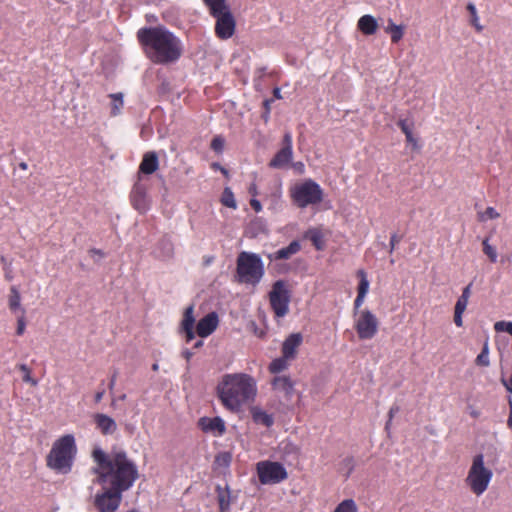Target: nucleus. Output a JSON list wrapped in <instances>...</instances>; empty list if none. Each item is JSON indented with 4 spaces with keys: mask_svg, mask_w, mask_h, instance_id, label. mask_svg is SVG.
<instances>
[{
    "mask_svg": "<svg viewBox=\"0 0 512 512\" xmlns=\"http://www.w3.org/2000/svg\"><path fill=\"white\" fill-rule=\"evenodd\" d=\"M218 395L223 405L232 413L240 412L254 401L255 380L244 373L227 374L218 385Z\"/></svg>",
    "mask_w": 512,
    "mask_h": 512,
    "instance_id": "7ed1b4c3",
    "label": "nucleus"
},
{
    "mask_svg": "<svg viewBox=\"0 0 512 512\" xmlns=\"http://www.w3.org/2000/svg\"><path fill=\"white\" fill-rule=\"evenodd\" d=\"M354 328L360 340H369L377 334L379 321L370 310L363 309L357 314Z\"/></svg>",
    "mask_w": 512,
    "mask_h": 512,
    "instance_id": "1a4fd4ad",
    "label": "nucleus"
},
{
    "mask_svg": "<svg viewBox=\"0 0 512 512\" xmlns=\"http://www.w3.org/2000/svg\"><path fill=\"white\" fill-rule=\"evenodd\" d=\"M273 96L275 99H282L281 90L279 87L273 89Z\"/></svg>",
    "mask_w": 512,
    "mask_h": 512,
    "instance_id": "13d9d810",
    "label": "nucleus"
},
{
    "mask_svg": "<svg viewBox=\"0 0 512 512\" xmlns=\"http://www.w3.org/2000/svg\"><path fill=\"white\" fill-rule=\"evenodd\" d=\"M132 206L140 213H145L149 208V201L143 186L136 184L130 194Z\"/></svg>",
    "mask_w": 512,
    "mask_h": 512,
    "instance_id": "4468645a",
    "label": "nucleus"
},
{
    "mask_svg": "<svg viewBox=\"0 0 512 512\" xmlns=\"http://www.w3.org/2000/svg\"><path fill=\"white\" fill-rule=\"evenodd\" d=\"M290 196L299 208L319 204L323 200V190L318 183L308 179L290 189Z\"/></svg>",
    "mask_w": 512,
    "mask_h": 512,
    "instance_id": "0eeeda50",
    "label": "nucleus"
},
{
    "mask_svg": "<svg viewBox=\"0 0 512 512\" xmlns=\"http://www.w3.org/2000/svg\"><path fill=\"white\" fill-rule=\"evenodd\" d=\"M333 512H358V506L353 499H344L335 507Z\"/></svg>",
    "mask_w": 512,
    "mask_h": 512,
    "instance_id": "7c9ffc66",
    "label": "nucleus"
},
{
    "mask_svg": "<svg viewBox=\"0 0 512 512\" xmlns=\"http://www.w3.org/2000/svg\"><path fill=\"white\" fill-rule=\"evenodd\" d=\"M257 472L262 484L279 483L287 478L285 468L277 462H259L257 464Z\"/></svg>",
    "mask_w": 512,
    "mask_h": 512,
    "instance_id": "9d476101",
    "label": "nucleus"
},
{
    "mask_svg": "<svg viewBox=\"0 0 512 512\" xmlns=\"http://www.w3.org/2000/svg\"><path fill=\"white\" fill-rule=\"evenodd\" d=\"M76 445L73 435L67 434L56 440L47 456V465L58 473L66 474L71 470Z\"/></svg>",
    "mask_w": 512,
    "mask_h": 512,
    "instance_id": "20e7f679",
    "label": "nucleus"
},
{
    "mask_svg": "<svg viewBox=\"0 0 512 512\" xmlns=\"http://www.w3.org/2000/svg\"><path fill=\"white\" fill-rule=\"evenodd\" d=\"M400 239L398 238V236L396 234H393L390 238V252H392L396 245L399 243Z\"/></svg>",
    "mask_w": 512,
    "mask_h": 512,
    "instance_id": "864d4df0",
    "label": "nucleus"
},
{
    "mask_svg": "<svg viewBox=\"0 0 512 512\" xmlns=\"http://www.w3.org/2000/svg\"><path fill=\"white\" fill-rule=\"evenodd\" d=\"M26 328V321H25V310L21 309V314L17 318V328H16V334L18 336H21L24 334Z\"/></svg>",
    "mask_w": 512,
    "mask_h": 512,
    "instance_id": "79ce46f5",
    "label": "nucleus"
},
{
    "mask_svg": "<svg viewBox=\"0 0 512 512\" xmlns=\"http://www.w3.org/2000/svg\"><path fill=\"white\" fill-rule=\"evenodd\" d=\"M493 478V471L485 465L482 454L475 455L469 466L465 484L469 490L476 496H481L489 488Z\"/></svg>",
    "mask_w": 512,
    "mask_h": 512,
    "instance_id": "423d86ee",
    "label": "nucleus"
},
{
    "mask_svg": "<svg viewBox=\"0 0 512 512\" xmlns=\"http://www.w3.org/2000/svg\"><path fill=\"white\" fill-rule=\"evenodd\" d=\"M104 395V389H102L101 391H98L96 394H95V401L96 402H100L102 397Z\"/></svg>",
    "mask_w": 512,
    "mask_h": 512,
    "instance_id": "052dcab7",
    "label": "nucleus"
},
{
    "mask_svg": "<svg viewBox=\"0 0 512 512\" xmlns=\"http://www.w3.org/2000/svg\"><path fill=\"white\" fill-rule=\"evenodd\" d=\"M185 334V341L186 343L191 342L195 338V333L193 328H190L188 330H181Z\"/></svg>",
    "mask_w": 512,
    "mask_h": 512,
    "instance_id": "de8ad7c7",
    "label": "nucleus"
},
{
    "mask_svg": "<svg viewBox=\"0 0 512 512\" xmlns=\"http://www.w3.org/2000/svg\"><path fill=\"white\" fill-rule=\"evenodd\" d=\"M250 206L252 207V209L256 212V213H259L261 210H262V205L260 203L259 200H257L256 198H252L250 200Z\"/></svg>",
    "mask_w": 512,
    "mask_h": 512,
    "instance_id": "49530a36",
    "label": "nucleus"
},
{
    "mask_svg": "<svg viewBox=\"0 0 512 512\" xmlns=\"http://www.w3.org/2000/svg\"><path fill=\"white\" fill-rule=\"evenodd\" d=\"M269 117L270 115H267V110H264L262 114V118L264 119V121L267 122L269 120Z\"/></svg>",
    "mask_w": 512,
    "mask_h": 512,
    "instance_id": "338daca9",
    "label": "nucleus"
},
{
    "mask_svg": "<svg viewBox=\"0 0 512 512\" xmlns=\"http://www.w3.org/2000/svg\"><path fill=\"white\" fill-rule=\"evenodd\" d=\"M115 382H116V373L113 374L111 380H110V383H109V388L112 389L115 385Z\"/></svg>",
    "mask_w": 512,
    "mask_h": 512,
    "instance_id": "0e129e2a",
    "label": "nucleus"
},
{
    "mask_svg": "<svg viewBox=\"0 0 512 512\" xmlns=\"http://www.w3.org/2000/svg\"><path fill=\"white\" fill-rule=\"evenodd\" d=\"M475 363H476L477 366H481V367H488L490 365L489 345H488V341L487 340L483 344L482 351L476 357Z\"/></svg>",
    "mask_w": 512,
    "mask_h": 512,
    "instance_id": "473e14b6",
    "label": "nucleus"
},
{
    "mask_svg": "<svg viewBox=\"0 0 512 512\" xmlns=\"http://www.w3.org/2000/svg\"><path fill=\"white\" fill-rule=\"evenodd\" d=\"M265 274L261 257L256 253L242 251L236 260V278L239 283L256 286Z\"/></svg>",
    "mask_w": 512,
    "mask_h": 512,
    "instance_id": "39448f33",
    "label": "nucleus"
},
{
    "mask_svg": "<svg viewBox=\"0 0 512 512\" xmlns=\"http://www.w3.org/2000/svg\"><path fill=\"white\" fill-rule=\"evenodd\" d=\"M385 32L390 34L392 43L396 44L403 38L404 27L396 25L392 20H389Z\"/></svg>",
    "mask_w": 512,
    "mask_h": 512,
    "instance_id": "b1692460",
    "label": "nucleus"
},
{
    "mask_svg": "<svg viewBox=\"0 0 512 512\" xmlns=\"http://www.w3.org/2000/svg\"><path fill=\"white\" fill-rule=\"evenodd\" d=\"M366 295H361L359 293H357V296L354 300V309H355V315L358 314V310L359 308L362 306V304L364 303V299H365Z\"/></svg>",
    "mask_w": 512,
    "mask_h": 512,
    "instance_id": "c03bdc74",
    "label": "nucleus"
},
{
    "mask_svg": "<svg viewBox=\"0 0 512 512\" xmlns=\"http://www.w3.org/2000/svg\"><path fill=\"white\" fill-rule=\"evenodd\" d=\"M272 387L277 393H282L286 397L294 392V382L286 375L274 377Z\"/></svg>",
    "mask_w": 512,
    "mask_h": 512,
    "instance_id": "a211bd4d",
    "label": "nucleus"
},
{
    "mask_svg": "<svg viewBox=\"0 0 512 512\" xmlns=\"http://www.w3.org/2000/svg\"><path fill=\"white\" fill-rule=\"evenodd\" d=\"M357 278L359 279V284L357 288V293L366 295L369 290V281L367 279V274L364 270L360 269L357 271Z\"/></svg>",
    "mask_w": 512,
    "mask_h": 512,
    "instance_id": "72a5a7b5",
    "label": "nucleus"
},
{
    "mask_svg": "<svg viewBox=\"0 0 512 512\" xmlns=\"http://www.w3.org/2000/svg\"><path fill=\"white\" fill-rule=\"evenodd\" d=\"M482 244H483V252L489 257L491 262H496V260H497V252L489 244L488 239H485Z\"/></svg>",
    "mask_w": 512,
    "mask_h": 512,
    "instance_id": "a19ab883",
    "label": "nucleus"
},
{
    "mask_svg": "<svg viewBox=\"0 0 512 512\" xmlns=\"http://www.w3.org/2000/svg\"><path fill=\"white\" fill-rule=\"evenodd\" d=\"M182 355H183V357H184L187 361H189V360L191 359V357L193 356V353H192L191 351H189V350H184V351L182 352Z\"/></svg>",
    "mask_w": 512,
    "mask_h": 512,
    "instance_id": "bf43d9fd",
    "label": "nucleus"
},
{
    "mask_svg": "<svg viewBox=\"0 0 512 512\" xmlns=\"http://www.w3.org/2000/svg\"><path fill=\"white\" fill-rule=\"evenodd\" d=\"M93 457L97 463L93 480L101 486L102 491L94 498V505L99 512H116L122 492L129 489L136 480V466L122 452L107 456L102 450L95 449Z\"/></svg>",
    "mask_w": 512,
    "mask_h": 512,
    "instance_id": "f257e3e1",
    "label": "nucleus"
},
{
    "mask_svg": "<svg viewBox=\"0 0 512 512\" xmlns=\"http://www.w3.org/2000/svg\"><path fill=\"white\" fill-rule=\"evenodd\" d=\"M8 304H9V308L11 311H16L18 309H20V310L22 309L21 308V296L15 286H12L10 288Z\"/></svg>",
    "mask_w": 512,
    "mask_h": 512,
    "instance_id": "c756f323",
    "label": "nucleus"
},
{
    "mask_svg": "<svg viewBox=\"0 0 512 512\" xmlns=\"http://www.w3.org/2000/svg\"><path fill=\"white\" fill-rule=\"evenodd\" d=\"M19 369L25 374L26 372L30 371L28 366L26 364L19 365Z\"/></svg>",
    "mask_w": 512,
    "mask_h": 512,
    "instance_id": "69168bd1",
    "label": "nucleus"
},
{
    "mask_svg": "<svg viewBox=\"0 0 512 512\" xmlns=\"http://www.w3.org/2000/svg\"><path fill=\"white\" fill-rule=\"evenodd\" d=\"M215 23V35L221 40H227L231 38L235 33L236 21L231 11L214 17Z\"/></svg>",
    "mask_w": 512,
    "mask_h": 512,
    "instance_id": "9b49d317",
    "label": "nucleus"
},
{
    "mask_svg": "<svg viewBox=\"0 0 512 512\" xmlns=\"http://www.w3.org/2000/svg\"><path fill=\"white\" fill-rule=\"evenodd\" d=\"M232 455L229 452H220L216 455L214 465L217 470H225L229 467Z\"/></svg>",
    "mask_w": 512,
    "mask_h": 512,
    "instance_id": "cd10ccee",
    "label": "nucleus"
},
{
    "mask_svg": "<svg viewBox=\"0 0 512 512\" xmlns=\"http://www.w3.org/2000/svg\"><path fill=\"white\" fill-rule=\"evenodd\" d=\"M405 136H406L407 142H410V143H414L415 142V139L413 137L412 131H410L409 133L405 134Z\"/></svg>",
    "mask_w": 512,
    "mask_h": 512,
    "instance_id": "e2e57ef3",
    "label": "nucleus"
},
{
    "mask_svg": "<svg viewBox=\"0 0 512 512\" xmlns=\"http://www.w3.org/2000/svg\"><path fill=\"white\" fill-rule=\"evenodd\" d=\"M219 318L215 312L208 313L196 325V333L199 337L206 338L218 327Z\"/></svg>",
    "mask_w": 512,
    "mask_h": 512,
    "instance_id": "f8f14e48",
    "label": "nucleus"
},
{
    "mask_svg": "<svg viewBox=\"0 0 512 512\" xmlns=\"http://www.w3.org/2000/svg\"><path fill=\"white\" fill-rule=\"evenodd\" d=\"M97 426L103 434L109 435L115 433L117 425L113 418H97Z\"/></svg>",
    "mask_w": 512,
    "mask_h": 512,
    "instance_id": "393cba45",
    "label": "nucleus"
},
{
    "mask_svg": "<svg viewBox=\"0 0 512 512\" xmlns=\"http://www.w3.org/2000/svg\"><path fill=\"white\" fill-rule=\"evenodd\" d=\"M304 238L311 241L316 250L322 251L325 248V237L320 228H310L304 233Z\"/></svg>",
    "mask_w": 512,
    "mask_h": 512,
    "instance_id": "aec40b11",
    "label": "nucleus"
},
{
    "mask_svg": "<svg viewBox=\"0 0 512 512\" xmlns=\"http://www.w3.org/2000/svg\"><path fill=\"white\" fill-rule=\"evenodd\" d=\"M466 8H467V11L470 13V16H471V19H470L471 24L475 27V29L478 32H481L483 30V26L480 25V23H479V18H478V15H477V10H476L475 5L473 3H468Z\"/></svg>",
    "mask_w": 512,
    "mask_h": 512,
    "instance_id": "f704fd0d",
    "label": "nucleus"
},
{
    "mask_svg": "<svg viewBox=\"0 0 512 512\" xmlns=\"http://www.w3.org/2000/svg\"><path fill=\"white\" fill-rule=\"evenodd\" d=\"M195 318H194V306H188L183 314V319L181 322V330H188L190 328H194Z\"/></svg>",
    "mask_w": 512,
    "mask_h": 512,
    "instance_id": "c85d7f7f",
    "label": "nucleus"
},
{
    "mask_svg": "<svg viewBox=\"0 0 512 512\" xmlns=\"http://www.w3.org/2000/svg\"><path fill=\"white\" fill-rule=\"evenodd\" d=\"M137 40L146 57L155 64L173 63L182 55L181 40L163 26L140 28Z\"/></svg>",
    "mask_w": 512,
    "mask_h": 512,
    "instance_id": "f03ea898",
    "label": "nucleus"
},
{
    "mask_svg": "<svg viewBox=\"0 0 512 512\" xmlns=\"http://www.w3.org/2000/svg\"><path fill=\"white\" fill-rule=\"evenodd\" d=\"M204 4L208 7L211 16L216 17L230 11L226 0H203Z\"/></svg>",
    "mask_w": 512,
    "mask_h": 512,
    "instance_id": "5701e85b",
    "label": "nucleus"
},
{
    "mask_svg": "<svg viewBox=\"0 0 512 512\" xmlns=\"http://www.w3.org/2000/svg\"><path fill=\"white\" fill-rule=\"evenodd\" d=\"M290 297V291L284 280H277L273 283L269 292V302L275 317L283 318L288 314Z\"/></svg>",
    "mask_w": 512,
    "mask_h": 512,
    "instance_id": "6e6552de",
    "label": "nucleus"
},
{
    "mask_svg": "<svg viewBox=\"0 0 512 512\" xmlns=\"http://www.w3.org/2000/svg\"><path fill=\"white\" fill-rule=\"evenodd\" d=\"M159 169V158L155 151H148L143 154L142 160L138 168V179L141 174L151 175Z\"/></svg>",
    "mask_w": 512,
    "mask_h": 512,
    "instance_id": "ddd939ff",
    "label": "nucleus"
},
{
    "mask_svg": "<svg viewBox=\"0 0 512 512\" xmlns=\"http://www.w3.org/2000/svg\"><path fill=\"white\" fill-rule=\"evenodd\" d=\"M109 97L112 99L111 116H117L123 107V95L122 93H113Z\"/></svg>",
    "mask_w": 512,
    "mask_h": 512,
    "instance_id": "2f4dec72",
    "label": "nucleus"
},
{
    "mask_svg": "<svg viewBox=\"0 0 512 512\" xmlns=\"http://www.w3.org/2000/svg\"><path fill=\"white\" fill-rule=\"evenodd\" d=\"M159 246L163 249V256L168 257V258L172 257L174 248H173V243L171 242L170 239H168V238L161 239L159 242Z\"/></svg>",
    "mask_w": 512,
    "mask_h": 512,
    "instance_id": "4c0bfd02",
    "label": "nucleus"
},
{
    "mask_svg": "<svg viewBox=\"0 0 512 512\" xmlns=\"http://www.w3.org/2000/svg\"><path fill=\"white\" fill-rule=\"evenodd\" d=\"M398 127L401 129V131L404 133V134H407L411 131V129L409 128V126L407 125V122L406 120H399L398 123H397Z\"/></svg>",
    "mask_w": 512,
    "mask_h": 512,
    "instance_id": "3c124183",
    "label": "nucleus"
},
{
    "mask_svg": "<svg viewBox=\"0 0 512 512\" xmlns=\"http://www.w3.org/2000/svg\"><path fill=\"white\" fill-rule=\"evenodd\" d=\"M248 192L253 198H255L258 195L257 185L252 183L248 188Z\"/></svg>",
    "mask_w": 512,
    "mask_h": 512,
    "instance_id": "6e6d98bb",
    "label": "nucleus"
},
{
    "mask_svg": "<svg viewBox=\"0 0 512 512\" xmlns=\"http://www.w3.org/2000/svg\"><path fill=\"white\" fill-rule=\"evenodd\" d=\"M221 202L224 206L229 208H236L237 204L234 198V194L230 188H225L222 194Z\"/></svg>",
    "mask_w": 512,
    "mask_h": 512,
    "instance_id": "c9c22d12",
    "label": "nucleus"
},
{
    "mask_svg": "<svg viewBox=\"0 0 512 512\" xmlns=\"http://www.w3.org/2000/svg\"><path fill=\"white\" fill-rule=\"evenodd\" d=\"M301 250V244L299 241H292L287 247L281 248L274 253L268 254L267 257L271 261L276 260H287L293 255L297 254Z\"/></svg>",
    "mask_w": 512,
    "mask_h": 512,
    "instance_id": "f3484780",
    "label": "nucleus"
},
{
    "mask_svg": "<svg viewBox=\"0 0 512 512\" xmlns=\"http://www.w3.org/2000/svg\"><path fill=\"white\" fill-rule=\"evenodd\" d=\"M462 312L454 311V323L457 327L463 326V320H462Z\"/></svg>",
    "mask_w": 512,
    "mask_h": 512,
    "instance_id": "09e8293b",
    "label": "nucleus"
},
{
    "mask_svg": "<svg viewBox=\"0 0 512 512\" xmlns=\"http://www.w3.org/2000/svg\"><path fill=\"white\" fill-rule=\"evenodd\" d=\"M199 427L212 436H221L225 432V423L221 418H200Z\"/></svg>",
    "mask_w": 512,
    "mask_h": 512,
    "instance_id": "2eb2a0df",
    "label": "nucleus"
},
{
    "mask_svg": "<svg viewBox=\"0 0 512 512\" xmlns=\"http://www.w3.org/2000/svg\"><path fill=\"white\" fill-rule=\"evenodd\" d=\"M290 360H291L290 358H285V355L282 354L281 357L274 359L269 364L268 369L273 374L280 373L288 368V366H289L288 362Z\"/></svg>",
    "mask_w": 512,
    "mask_h": 512,
    "instance_id": "a878e982",
    "label": "nucleus"
},
{
    "mask_svg": "<svg viewBox=\"0 0 512 512\" xmlns=\"http://www.w3.org/2000/svg\"><path fill=\"white\" fill-rule=\"evenodd\" d=\"M302 341L303 337L300 333L290 334L282 344V354L285 355V358L293 360Z\"/></svg>",
    "mask_w": 512,
    "mask_h": 512,
    "instance_id": "dca6fc26",
    "label": "nucleus"
},
{
    "mask_svg": "<svg viewBox=\"0 0 512 512\" xmlns=\"http://www.w3.org/2000/svg\"><path fill=\"white\" fill-rule=\"evenodd\" d=\"M494 330L496 332H506L512 336V322L498 321L494 324Z\"/></svg>",
    "mask_w": 512,
    "mask_h": 512,
    "instance_id": "ea45409f",
    "label": "nucleus"
},
{
    "mask_svg": "<svg viewBox=\"0 0 512 512\" xmlns=\"http://www.w3.org/2000/svg\"><path fill=\"white\" fill-rule=\"evenodd\" d=\"M293 152L289 149L281 148L276 155L269 162V166L271 168H283L286 166L292 159Z\"/></svg>",
    "mask_w": 512,
    "mask_h": 512,
    "instance_id": "4be33fe9",
    "label": "nucleus"
},
{
    "mask_svg": "<svg viewBox=\"0 0 512 512\" xmlns=\"http://www.w3.org/2000/svg\"><path fill=\"white\" fill-rule=\"evenodd\" d=\"M357 27L364 35H373L378 29V23L373 16L363 15L358 20Z\"/></svg>",
    "mask_w": 512,
    "mask_h": 512,
    "instance_id": "412c9836",
    "label": "nucleus"
},
{
    "mask_svg": "<svg viewBox=\"0 0 512 512\" xmlns=\"http://www.w3.org/2000/svg\"><path fill=\"white\" fill-rule=\"evenodd\" d=\"M89 252L91 254L99 255L100 257L104 256V253L100 249L93 248Z\"/></svg>",
    "mask_w": 512,
    "mask_h": 512,
    "instance_id": "680f3d73",
    "label": "nucleus"
},
{
    "mask_svg": "<svg viewBox=\"0 0 512 512\" xmlns=\"http://www.w3.org/2000/svg\"><path fill=\"white\" fill-rule=\"evenodd\" d=\"M468 301L467 299H464V297H459L456 304H455V309L454 311H459V312H462L464 313V311L466 310L467 308V305H468Z\"/></svg>",
    "mask_w": 512,
    "mask_h": 512,
    "instance_id": "37998d69",
    "label": "nucleus"
},
{
    "mask_svg": "<svg viewBox=\"0 0 512 512\" xmlns=\"http://www.w3.org/2000/svg\"><path fill=\"white\" fill-rule=\"evenodd\" d=\"M282 148L292 150V135L290 132L284 134Z\"/></svg>",
    "mask_w": 512,
    "mask_h": 512,
    "instance_id": "a18cd8bd",
    "label": "nucleus"
},
{
    "mask_svg": "<svg viewBox=\"0 0 512 512\" xmlns=\"http://www.w3.org/2000/svg\"><path fill=\"white\" fill-rule=\"evenodd\" d=\"M477 216L480 222H486L487 220L496 219L500 215L493 207H487L485 211L478 212Z\"/></svg>",
    "mask_w": 512,
    "mask_h": 512,
    "instance_id": "e433bc0d",
    "label": "nucleus"
},
{
    "mask_svg": "<svg viewBox=\"0 0 512 512\" xmlns=\"http://www.w3.org/2000/svg\"><path fill=\"white\" fill-rule=\"evenodd\" d=\"M224 146H225V139L220 135L215 136L212 139L211 144H210L211 149L213 151H215L216 153H222Z\"/></svg>",
    "mask_w": 512,
    "mask_h": 512,
    "instance_id": "58836bf2",
    "label": "nucleus"
},
{
    "mask_svg": "<svg viewBox=\"0 0 512 512\" xmlns=\"http://www.w3.org/2000/svg\"><path fill=\"white\" fill-rule=\"evenodd\" d=\"M274 102V99H265L263 101V108L264 110H267V115H270V111H271V105L272 103Z\"/></svg>",
    "mask_w": 512,
    "mask_h": 512,
    "instance_id": "5fc2aeb1",
    "label": "nucleus"
},
{
    "mask_svg": "<svg viewBox=\"0 0 512 512\" xmlns=\"http://www.w3.org/2000/svg\"><path fill=\"white\" fill-rule=\"evenodd\" d=\"M255 420H260L261 423L263 425H265V426H270L273 423V418H268V417H265V418H255Z\"/></svg>",
    "mask_w": 512,
    "mask_h": 512,
    "instance_id": "4d7b16f0",
    "label": "nucleus"
},
{
    "mask_svg": "<svg viewBox=\"0 0 512 512\" xmlns=\"http://www.w3.org/2000/svg\"><path fill=\"white\" fill-rule=\"evenodd\" d=\"M203 345V341L199 340L194 344V348H200Z\"/></svg>",
    "mask_w": 512,
    "mask_h": 512,
    "instance_id": "774afa93",
    "label": "nucleus"
},
{
    "mask_svg": "<svg viewBox=\"0 0 512 512\" xmlns=\"http://www.w3.org/2000/svg\"><path fill=\"white\" fill-rule=\"evenodd\" d=\"M217 500L220 508V512H228L232 501L231 491L228 485L216 487Z\"/></svg>",
    "mask_w": 512,
    "mask_h": 512,
    "instance_id": "6ab92c4d",
    "label": "nucleus"
},
{
    "mask_svg": "<svg viewBox=\"0 0 512 512\" xmlns=\"http://www.w3.org/2000/svg\"><path fill=\"white\" fill-rule=\"evenodd\" d=\"M471 287H472V283H469L463 290H462V294L460 295V297H464V299H467L469 300L470 298V295H471Z\"/></svg>",
    "mask_w": 512,
    "mask_h": 512,
    "instance_id": "603ef678",
    "label": "nucleus"
},
{
    "mask_svg": "<svg viewBox=\"0 0 512 512\" xmlns=\"http://www.w3.org/2000/svg\"><path fill=\"white\" fill-rule=\"evenodd\" d=\"M23 381L30 383L32 386H36L38 384L37 380L31 377V370L25 373Z\"/></svg>",
    "mask_w": 512,
    "mask_h": 512,
    "instance_id": "8fccbe9b",
    "label": "nucleus"
},
{
    "mask_svg": "<svg viewBox=\"0 0 512 512\" xmlns=\"http://www.w3.org/2000/svg\"><path fill=\"white\" fill-rule=\"evenodd\" d=\"M356 467V460L352 456H346L339 464V471L345 477H349Z\"/></svg>",
    "mask_w": 512,
    "mask_h": 512,
    "instance_id": "bb28decb",
    "label": "nucleus"
}]
</instances>
